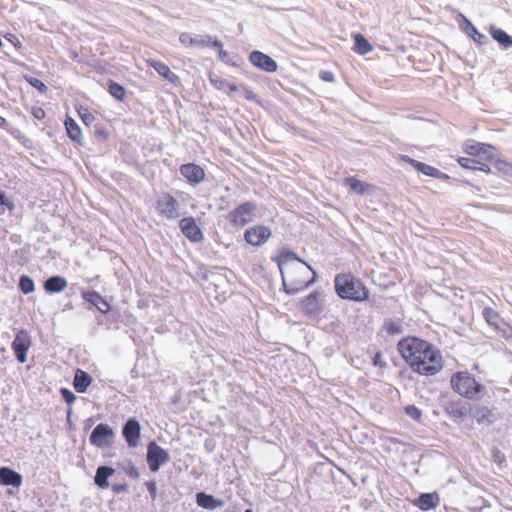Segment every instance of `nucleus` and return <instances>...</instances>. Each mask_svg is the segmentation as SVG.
I'll list each match as a JSON object with an SVG mask.
<instances>
[{"label":"nucleus","mask_w":512,"mask_h":512,"mask_svg":"<svg viewBox=\"0 0 512 512\" xmlns=\"http://www.w3.org/2000/svg\"><path fill=\"white\" fill-rule=\"evenodd\" d=\"M397 350L413 372L424 376L436 375L443 368L441 352L426 340L415 336L402 338Z\"/></svg>","instance_id":"obj_1"},{"label":"nucleus","mask_w":512,"mask_h":512,"mask_svg":"<svg viewBox=\"0 0 512 512\" xmlns=\"http://www.w3.org/2000/svg\"><path fill=\"white\" fill-rule=\"evenodd\" d=\"M282 278L283 290L288 295L297 294L316 280V272L310 265H287V271L280 273Z\"/></svg>","instance_id":"obj_2"},{"label":"nucleus","mask_w":512,"mask_h":512,"mask_svg":"<svg viewBox=\"0 0 512 512\" xmlns=\"http://www.w3.org/2000/svg\"><path fill=\"white\" fill-rule=\"evenodd\" d=\"M451 388L460 396L469 400H481L486 392L483 384L467 371H459L454 373L450 379Z\"/></svg>","instance_id":"obj_3"},{"label":"nucleus","mask_w":512,"mask_h":512,"mask_svg":"<svg viewBox=\"0 0 512 512\" xmlns=\"http://www.w3.org/2000/svg\"><path fill=\"white\" fill-rule=\"evenodd\" d=\"M334 286L337 295L342 299L361 302L368 298L367 288L352 274H337L334 279Z\"/></svg>","instance_id":"obj_4"},{"label":"nucleus","mask_w":512,"mask_h":512,"mask_svg":"<svg viewBox=\"0 0 512 512\" xmlns=\"http://www.w3.org/2000/svg\"><path fill=\"white\" fill-rule=\"evenodd\" d=\"M256 211L257 204L247 201L231 210L228 214V220L234 227H244L253 221Z\"/></svg>","instance_id":"obj_5"},{"label":"nucleus","mask_w":512,"mask_h":512,"mask_svg":"<svg viewBox=\"0 0 512 512\" xmlns=\"http://www.w3.org/2000/svg\"><path fill=\"white\" fill-rule=\"evenodd\" d=\"M146 461L151 472H158L161 466L170 461V455L153 440L147 445Z\"/></svg>","instance_id":"obj_6"},{"label":"nucleus","mask_w":512,"mask_h":512,"mask_svg":"<svg viewBox=\"0 0 512 512\" xmlns=\"http://www.w3.org/2000/svg\"><path fill=\"white\" fill-rule=\"evenodd\" d=\"M178 201L169 193H162L156 200L155 208L159 216L168 220L180 217Z\"/></svg>","instance_id":"obj_7"},{"label":"nucleus","mask_w":512,"mask_h":512,"mask_svg":"<svg viewBox=\"0 0 512 512\" xmlns=\"http://www.w3.org/2000/svg\"><path fill=\"white\" fill-rule=\"evenodd\" d=\"M300 307L307 317H318L324 310L322 293L318 290L312 291L301 300Z\"/></svg>","instance_id":"obj_8"},{"label":"nucleus","mask_w":512,"mask_h":512,"mask_svg":"<svg viewBox=\"0 0 512 512\" xmlns=\"http://www.w3.org/2000/svg\"><path fill=\"white\" fill-rule=\"evenodd\" d=\"M115 433L110 425L106 423H99L91 432L89 442L91 445L98 448H105L111 446V440L114 438Z\"/></svg>","instance_id":"obj_9"},{"label":"nucleus","mask_w":512,"mask_h":512,"mask_svg":"<svg viewBox=\"0 0 512 512\" xmlns=\"http://www.w3.org/2000/svg\"><path fill=\"white\" fill-rule=\"evenodd\" d=\"M31 336L25 329H20L11 344V348L15 354L17 361L21 364L27 360V352L31 346Z\"/></svg>","instance_id":"obj_10"},{"label":"nucleus","mask_w":512,"mask_h":512,"mask_svg":"<svg viewBox=\"0 0 512 512\" xmlns=\"http://www.w3.org/2000/svg\"><path fill=\"white\" fill-rule=\"evenodd\" d=\"M141 424L135 417L128 418L122 425V436L129 448L140 445Z\"/></svg>","instance_id":"obj_11"},{"label":"nucleus","mask_w":512,"mask_h":512,"mask_svg":"<svg viewBox=\"0 0 512 512\" xmlns=\"http://www.w3.org/2000/svg\"><path fill=\"white\" fill-rule=\"evenodd\" d=\"M271 229L265 225H254L244 232V240L251 246H262L271 237Z\"/></svg>","instance_id":"obj_12"},{"label":"nucleus","mask_w":512,"mask_h":512,"mask_svg":"<svg viewBox=\"0 0 512 512\" xmlns=\"http://www.w3.org/2000/svg\"><path fill=\"white\" fill-rule=\"evenodd\" d=\"M182 234L191 242L198 243L204 239L203 232L193 217H184L179 222Z\"/></svg>","instance_id":"obj_13"},{"label":"nucleus","mask_w":512,"mask_h":512,"mask_svg":"<svg viewBox=\"0 0 512 512\" xmlns=\"http://www.w3.org/2000/svg\"><path fill=\"white\" fill-rule=\"evenodd\" d=\"M249 61L258 69L268 73H274L278 69L277 62L259 50H254L250 53Z\"/></svg>","instance_id":"obj_14"},{"label":"nucleus","mask_w":512,"mask_h":512,"mask_svg":"<svg viewBox=\"0 0 512 512\" xmlns=\"http://www.w3.org/2000/svg\"><path fill=\"white\" fill-rule=\"evenodd\" d=\"M82 299L87 302L90 306L89 309H96L102 314H107L111 310L110 304L107 302L105 298H103L97 291L95 290H87L83 291Z\"/></svg>","instance_id":"obj_15"},{"label":"nucleus","mask_w":512,"mask_h":512,"mask_svg":"<svg viewBox=\"0 0 512 512\" xmlns=\"http://www.w3.org/2000/svg\"><path fill=\"white\" fill-rule=\"evenodd\" d=\"M181 175L192 185L201 183L205 178L204 170L195 163H186L180 166Z\"/></svg>","instance_id":"obj_16"},{"label":"nucleus","mask_w":512,"mask_h":512,"mask_svg":"<svg viewBox=\"0 0 512 512\" xmlns=\"http://www.w3.org/2000/svg\"><path fill=\"white\" fill-rule=\"evenodd\" d=\"M444 412L455 422L460 423L467 416L466 403L461 400L449 401L444 405Z\"/></svg>","instance_id":"obj_17"},{"label":"nucleus","mask_w":512,"mask_h":512,"mask_svg":"<svg viewBox=\"0 0 512 512\" xmlns=\"http://www.w3.org/2000/svg\"><path fill=\"white\" fill-rule=\"evenodd\" d=\"M471 416L479 425H491L496 421V416L491 409L482 405H474L471 408Z\"/></svg>","instance_id":"obj_18"},{"label":"nucleus","mask_w":512,"mask_h":512,"mask_svg":"<svg viewBox=\"0 0 512 512\" xmlns=\"http://www.w3.org/2000/svg\"><path fill=\"white\" fill-rule=\"evenodd\" d=\"M212 37L208 34L192 37L189 33L183 32L179 35V42L185 47L197 46L199 48L211 47Z\"/></svg>","instance_id":"obj_19"},{"label":"nucleus","mask_w":512,"mask_h":512,"mask_svg":"<svg viewBox=\"0 0 512 512\" xmlns=\"http://www.w3.org/2000/svg\"><path fill=\"white\" fill-rule=\"evenodd\" d=\"M23 482V477L10 467H0V485L18 488Z\"/></svg>","instance_id":"obj_20"},{"label":"nucleus","mask_w":512,"mask_h":512,"mask_svg":"<svg viewBox=\"0 0 512 512\" xmlns=\"http://www.w3.org/2000/svg\"><path fill=\"white\" fill-rule=\"evenodd\" d=\"M440 502V497L437 492L421 493L414 501L413 505L422 511L435 509Z\"/></svg>","instance_id":"obj_21"},{"label":"nucleus","mask_w":512,"mask_h":512,"mask_svg":"<svg viewBox=\"0 0 512 512\" xmlns=\"http://www.w3.org/2000/svg\"><path fill=\"white\" fill-rule=\"evenodd\" d=\"M195 499L197 505L206 510H214L224 505L223 500L215 498L213 495L203 491L196 493Z\"/></svg>","instance_id":"obj_22"},{"label":"nucleus","mask_w":512,"mask_h":512,"mask_svg":"<svg viewBox=\"0 0 512 512\" xmlns=\"http://www.w3.org/2000/svg\"><path fill=\"white\" fill-rule=\"evenodd\" d=\"M67 285L68 282L63 276L53 275L44 281L43 288L48 294H56L62 292Z\"/></svg>","instance_id":"obj_23"},{"label":"nucleus","mask_w":512,"mask_h":512,"mask_svg":"<svg viewBox=\"0 0 512 512\" xmlns=\"http://www.w3.org/2000/svg\"><path fill=\"white\" fill-rule=\"evenodd\" d=\"M148 64L151 67H153L155 71L168 82L172 84L179 83V77L174 72H172L165 63L157 60H149Z\"/></svg>","instance_id":"obj_24"},{"label":"nucleus","mask_w":512,"mask_h":512,"mask_svg":"<svg viewBox=\"0 0 512 512\" xmlns=\"http://www.w3.org/2000/svg\"><path fill=\"white\" fill-rule=\"evenodd\" d=\"M277 263H278L280 273L282 272V270L287 271V265H289V264L290 265H303V266L308 265L305 261L300 259L295 252L289 251V250L284 251L281 254V257L278 259Z\"/></svg>","instance_id":"obj_25"},{"label":"nucleus","mask_w":512,"mask_h":512,"mask_svg":"<svg viewBox=\"0 0 512 512\" xmlns=\"http://www.w3.org/2000/svg\"><path fill=\"white\" fill-rule=\"evenodd\" d=\"M92 380L93 379L89 373L84 370L77 369L73 379V387L78 393H85L91 385Z\"/></svg>","instance_id":"obj_26"},{"label":"nucleus","mask_w":512,"mask_h":512,"mask_svg":"<svg viewBox=\"0 0 512 512\" xmlns=\"http://www.w3.org/2000/svg\"><path fill=\"white\" fill-rule=\"evenodd\" d=\"M64 126L67 132L68 137L76 144L81 145L82 144V130L79 127V125L76 123V121L67 116L64 121Z\"/></svg>","instance_id":"obj_27"},{"label":"nucleus","mask_w":512,"mask_h":512,"mask_svg":"<svg viewBox=\"0 0 512 512\" xmlns=\"http://www.w3.org/2000/svg\"><path fill=\"white\" fill-rule=\"evenodd\" d=\"M115 473V469L110 466L101 465L97 468L94 477L95 484L102 489L109 487L108 479Z\"/></svg>","instance_id":"obj_28"},{"label":"nucleus","mask_w":512,"mask_h":512,"mask_svg":"<svg viewBox=\"0 0 512 512\" xmlns=\"http://www.w3.org/2000/svg\"><path fill=\"white\" fill-rule=\"evenodd\" d=\"M490 34L493 40H495L503 49L512 47V36L503 29L491 26Z\"/></svg>","instance_id":"obj_29"},{"label":"nucleus","mask_w":512,"mask_h":512,"mask_svg":"<svg viewBox=\"0 0 512 512\" xmlns=\"http://www.w3.org/2000/svg\"><path fill=\"white\" fill-rule=\"evenodd\" d=\"M344 185L349 187L351 191L357 195H364L369 188L373 186L369 183L363 182L354 176H349L344 179Z\"/></svg>","instance_id":"obj_30"},{"label":"nucleus","mask_w":512,"mask_h":512,"mask_svg":"<svg viewBox=\"0 0 512 512\" xmlns=\"http://www.w3.org/2000/svg\"><path fill=\"white\" fill-rule=\"evenodd\" d=\"M381 331H384L388 336L400 335L404 332L403 323L400 319L386 318Z\"/></svg>","instance_id":"obj_31"},{"label":"nucleus","mask_w":512,"mask_h":512,"mask_svg":"<svg viewBox=\"0 0 512 512\" xmlns=\"http://www.w3.org/2000/svg\"><path fill=\"white\" fill-rule=\"evenodd\" d=\"M464 21H465V26L463 27L464 32L468 36H470L477 44L484 45L489 41L488 37L486 35L480 33L470 20L465 18Z\"/></svg>","instance_id":"obj_32"},{"label":"nucleus","mask_w":512,"mask_h":512,"mask_svg":"<svg viewBox=\"0 0 512 512\" xmlns=\"http://www.w3.org/2000/svg\"><path fill=\"white\" fill-rule=\"evenodd\" d=\"M373 46L370 44V42L362 35V34H356L354 36V47L353 50L360 54L365 55L372 51Z\"/></svg>","instance_id":"obj_33"},{"label":"nucleus","mask_w":512,"mask_h":512,"mask_svg":"<svg viewBox=\"0 0 512 512\" xmlns=\"http://www.w3.org/2000/svg\"><path fill=\"white\" fill-rule=\"evenodd\" d=\"M107 90L117 101H124L126 98V89L114 80L109 79L107 81Z\"/></svg>","instance_id":"obj_34"},{"label":"nucleus","mask_w":512,"mask_h":512,"mask_svg":"<svg viewBox=\"0 0 512 512\" xmlns=\"http://www.w3.org/2000/svg\"><path fill=\"white\" fill-rule=\"evenodd\" d=\"M482 315L490 326L495 327L496 329L499 328V324L502 320L498 312L493 308L485 307L482 311Z\"/></svg>","instance_id":"obj_35"},{"label":"nucleus","mask_w":512,"mask_h":512,"mask_svg":"<svg viewBox=\"0 0 512 512\" xmlns=\"http://www.w3.org/2000/svg\"><path fill=\"white\" fill-rule=\"evenodd\" d=\"M211 47L218 50V56L222 62H225L226 64H229L232 66H236V63L231 60L230 54L223 49V45L220 40L214 39L211 42Z\"/></svg>","instance_id":"obj_36"},{"label":"nucleus","mask_w":512,"mask_h":512,"mask_svg":"<svg viewBox=\"0 0 512 512\" xmlns=\"http://www.w3.org/2000/svg\"><path fill=\"white\" fill-rule=\"evenodd\" d=\"M19 290L23 294L32 293L35 290L33 279L28 275H21L18 283Z\"/></svg>","instance_id":"obj_37"},{"label":"nucleus","mask_w":512,"mask_h":512,"mask_svg":"<svg viewBox=\"0 0 512 512\" xmlns=\"http://www.w3.org/2000/svg\"><path fill=\"white\" fill-rule=\"evenodd\" d=\"M483 149V143L476 142L474 140H469L465 143L464 151L471 156H479L481 155V150Z\"/></svg>","instance_id":"obj_38"},{"label":"nucleus","mask_w":512,"mask_h":512,"mask_svg":"<svg viewBox=\"0 0 512 512\" xmlns=\"http://www.w3.org/2000/svg\"><path fill=\"white\" fill-rule=\"evenodd\" d=\"M24 79L33 88L37 89L41 94H45L48 91L47 85L40 79L32 76H24Z\"/></svg>","instance_id":"obj_39"},{"label":"nucleus","mask_w":512,"mask_h":512,"mask_svg":"<svg viewBox=\"0 0 512 512\" xmlns=\"http://www.w3.org/2000/svg\"><path fill=\"white\" fill-rule=\"evenodd\" d=\"M417 167L415 170H417L418 172L426 175V176H430V177H435V176H438L437 174V168L433 167V166H430L424 162H420L418 164H416Z\"/></svg>","instance_id":"obj_40"},{"label":"nucleus","mask_w":512,"mask_h":512,"mask_svg":"<svg viewBox=\"0 0 512 512\" xmlns=\"http://www.w3.org/2000/svg\"><path fill=\"white\" fill-rule=\"evenodd\" d=\"M494 168L503 174H512V164L505 160L496 159L494 162Z\"/></svg>","instance_id":"obj_41"},{"label":"nucleus","mask_w":512,"mask_h":512,"mask_svg":"<svg viewBox=\"0 0 512 512\" xmlns=\"http://www.w3.org/2000/svg\"><path fill=\"white\" fill-rule=\"evenodd\" d=\"M405 414L411 417L415 421H420L422 412L421 410L415 406V405H407L404 408Z\"/></svg>","instance_id":"obj_42"},{"label":"nucleus","mask_w":512,"mask_h":512,"mask_svg":"<svg viewBox=\"0 0 512 512\" xmlns=\"http://www.w3.org/2000/svg\"><path fill=\"white\" fill-rule=\"evenodd\" d=\"M79 115H80L82 122L86 126H91L97 121L96 117L91 112H89L87 109H83V111H79Z\"/></svg>","instance_id":"obj_43"},{"label":"nucleus","mask_w":512,"mask_h":512,"mask_svg":"<svg viewBox=\"0 0 512 512\" xmlns=\"http://www.w3.org/2000/svg\"><path fill=\"white\" fill-rule=\"evenodd\" d=\"M240 87H241V89L244 92V98L246 100L254 102V103H257V104H261V101H260L259 97L254 93L253 90H251L246 85H240Z\"/></svg>","instance_id":"obj_44"},{"label":"nucleus","mask_w":512,"mask_h":512,"mask_svg":"<svg viewBox=\"0 0 512 512\" xmlns=\"http://www.w3.org/2000/svg\"><path fill=\"white\" fill-rule=\"evenodd\" d=\"M60 394L63 398V400L69 405L71 406L75 401H76V395L68 388H61L60 389Z\"/></svg>","instance_id":"obj_45"},{"label":"nucleus","mask_w":512,"mask_h":512,"mask_svg":"<svg viewBox=\"0 0 512 512\" xmlns=\"http://www.w3.org/2000/svg\"><path fill=\"white\" fill-rule=\"evenodd\" d=\"M459 165L464 169L475 171L477 160L467 157L458 158Z\"/></svg>","instance_id":"obj_46"},{"label":"nucleus","mask_w":512,"mask_h":512,"mask_svg":"<svg viewBox=\"0 0 512 512\" xmlns=\"http://www.w3.org/2000/svg\"><path fill=\"white\" fill-rule=\"evenodd\" d=\"M481 155H484L487 160L492 161L496 156V148L490 144L483 143Z\"/></svg>","instance_id":"obj_47"},{"label":"nucleus","mask_w":512,"mask_h":512,"mask_svg":"<svg viewBox=\"0 0 512 512\" xmlns=\"http://www.w3.org/2000/svg\"><path fill=\"white\" fill-rule=\"evenodd\" d=\"M209 80L211 84L218 90H223L226 87V84H228L227 80L222 79L216 75H210Z\"/></svg>","instance_id":"obj_48"},{"label":"nucleus","mask_w":512,"mask_h":512,"mask_svg":"<svg viewBox=\"0 0 512 512\" xmlns=\"http://www.w3.org/2000/svg\"><path fill=\"white\" fill-rule=\"evenodd\" d=\"M125 472L129 477L133 479H138L140 477L138 468L132 462L128 463V467L125 469Z\"/></svg>","instance_id":"obj_49"},{"label":"nucleus","mask_w":512,"mask_h":512,"mask_svg":"<svg viewBox=\"0 0 512 512\" xmlns=\"http://www.w3.org/2000/svg\"><path fill=\"white\" fill-rule=\"evenodd\" d=\"M372 364L373 366L379 368H384L386 366V362L383 360L381 352L375 353V355L372 357Z\"/></svg>","instance_id":"obj_50"},{"label":"nucleus","mask_w":512,"mask_h":512,"mask_svg":"<svg viewBox=\"0 0 512 512\" xmlns=\"http://www.w3.org/2000/svg\"><path fill=\"white\" fill-rule=\"evenodd\" d=\"M5 39L9 41L16 49L19 50L22 48V43L16 35L8 33L5 35Z\"/></svg>","instance_id":"obj_51"},{"label":"nucleus","mask_w":512,"mask_h":512,"mask_svg":"<svg viewBox=\"0 0 512 512\" xmlns=\"http://www.w3.org/2000/svg\"><path fill=\"white\" fill-rule=\"evenodd\" d=\"M0 205L3 208L8 209L9 211H13L15 208L14 203L10 199L7 198L5 193L0 197Z\"/></svg>","instance_id":"obj_52"},{"label":"nucleus","mask_w":512,"mask_h":512,"mask_svg":"<svg viewBox=\"0 0 512 512\" xmlns=\"http://www.w3.org/2000/svg\"><path fill=\"white\" fill-rule=\"evenodd\" d=\"M492 458L494 462L498 464H502L506 459L504 453L501 452L498 448H494L492 450Z\"/></svg>","instance_id":"obj_53"},{"label":"nucleus","mask_w":512,"mask_h":512,"mask_svg":"<svg viewBox=\"0 0 512 512\" xmlns=\"http://www.w3.org/2000/svg\"><path fill=\"white\" fill-rule=\"evenodd\" d=\"M319 78L322 81L328 82V83H331L335 80L334 74L331 71H327V70L320 71Z\"/></svg>","instance_id":"obj_54"},{"label":"nucleus","mask_w":512,"mask_h":512,"mask_svg":"<svg viewBox=\"0 0 512 512\" xmlns=\"http://www.w3.org/2000/svg\"><path fill=\"white\" fill-rule=\"evenodd\" d=\"M146 487H147V490L151 496V498L154 500L156 499V496H157V486H156V482L155 481H148L146 482Z\"/></svg>","instance_id":"obj_55"},{"label":"nucleus","mask_w":512,"mask_h":512,"mask_svg":"<svg viewBox=\"0 0 512 512\" xmlns=\"http://www.w3.org/2000/svg\"><path fill=\"white\" fill-rule=\"evenodd\" d=\"M32 114L38 120H42L46 116L44 109H42L41 107H33Z\"/></svg>","instance_id":"obj_56"},{"label":"nucleus","mask_w":512,"mask_h":512,"mask_svg":"<svg viewBox=\"0 0 512 512\" xmlns=\"http://www.w3.org/2000/svg\"><path fill=\"white\" fill-rule=\"evenodd\" d=\"M95 134L103 139H107L109 137L108 131L104 127L98 125L95 126Z\"/></svg>","instance_id":"obj_57"},{"label":"nucleus","mask_w":512,"mask_h":512,"mask_svg":"<svg viewBox=\"0 0 512 512\" xmlns=\"http://www.w3.org/2000/svg\"><path fill=\"white\" fill-rule=\"evenodd\" d=\"M401 160L409 165H411L414 169H416L417 165L419 163V161L411 158L410 156L408 155H401Z\"/></svg>","instance_id":"obj_58"},{"label":"nucleus","mask_w":512,"mask_h":512,"mask_svg":"<svg viewBox=\"0 0 512 512\" xmlns=\"http://www.w3.org/2000/svg\"><path fill=\"white\" fill-rule=\"evenodd\" d=\"M475 171H482V172H485V173H490L491 169H490V167L487 164L481 163V162L477 161V164H476V167H475Z\"/></svg>","instance_id":"obj_59"},{"label":"nucleus","mask_w":512,"mask_h":512,"mask_svg":"<svg viewBox=\"0 0 512 512\" xmlns=\"http://www.w3.org/2000/svg\"><path fill=\"white\" fill-rule=\"evenodd\" d=\"M128 488V485L123 483V484H114L112 486V489L115 493H121L123 491H126V489Z\"/></svg>","instance_id":"obj_60"},{"label":"nucleus","mask_w":512,"mask_h":512,"mask_svg":"<svg viewBox=\"0 0 512 512\" xmlns=\"http://www.w3.org/2000/svg\"><path fill=\"white\" fill-rule=\"evenodd\" d=\"M437 174H438V176H435V177H434V178H436V179H440V180H448V179H450V176H449V175H447V174H445V173L441 172V171H440V170H438V169H437Z\"/></svg>","instance_id":"obj_61"},{"label":"nucleus","mask_w":512,"mask_h":512,"mask_svg":"<svg viewBox=\"0 0 512 512\" xmlns=\"http://www.w3.org/2000/svg\"><path fill=\"white\" fill-rule=\"evenodd\" d=\"M226 87H228V89L230 90V92H236L238 91L239 89H241L240 86L234 84V83H230L228 82V84H226Z\"/></svg>","instance_id":"obj_62"},{"label":"nucleus","mask_w":512,"mask_h":512,"mask_svg":"<svg viewBox=\"0 0 512 512\" xmlns=\"http://www.w3.org/2000/svg\"><path fill=\"white\" fill-rule=\"evenodd\" d=\"M7 124V121L4 117L0 116V127L3 128Z\"/></svg>","instance_id":"obj_63"},{"label":"nucleus","mask_w":512,"mask_h":512,"mask_svg":"<svg viewBox=\"0 0 512 512\" xmlns=\"http://www.w3.org/2000/svg\"><path fill=\"white\" fill-rule=\"evenodd\" d=\"M71 413H72V408L69 407L68 411H67V421L70 423V416H71Z\"/></svg>","instance_id":"obj_64"}]
</instances>
